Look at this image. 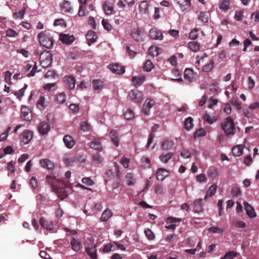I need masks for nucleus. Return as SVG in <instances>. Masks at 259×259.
<instances>
[{
    "mask_svg": "<svg viewBox=\"0 0 259 259\" xmlns=\"http://www.w3.org/2000/svg\"><path fill=\"white\" fill-rule=\"evenodd\" d=\"M116 170L114 174L112 170H109L106 173V183L109 181H112V184L113 189H117L120 185V179L119 178V170L118 169V165L117 163L115 164Z\"/></svg>",
    "mask_w": 259,
    "mask_h": 259,
    "instance_id": "1",
    "label": "nucleus"
},
{
    "mask_svg": "<svg viewBox=\"0 0 259 259\" xmlns=\"http://www.w3.org/2000/svg\"><path fill=\"white\" fill-rule=\"evenodd\" d=\"M38 39L40 45L47 49H50L53 46V38L51 32L48 31L40 32L38 35Z\"/></svg>",
    "mask_w": 259,
    "mask_h": 259,
    "instance_id": "2",
    "label": "nucleus"
},
{
    "mask_svg": "<svg viewBox=\"0 0 259 259\" xmlns=\"http://www.w3.org/2000/svg\"><path fill=\"white\" fill-rule=\"evenodd\" d=\"M221 127L227 136H231L235 134V125L232 118L228 117L222 122Z\"/></svg>",
    "mask_w": 259,
    "mask_h": 259,
    "instance_id": "3",
    "label": "nucleus"
},
{
    "mask_svg": "<svg viewBox=\"0 0 259 259\" xmlns=\"http://www.w3.org/2000/svg\"><path fill=\"white\" fill-rule=\"evenodd\" d=\"M129 97L135 103H140L143 100L142 93L137 90H132L129 94Z\"/></svg>",
    "mask_w": 259,
    "mask_h": 259,
    "instance_id": "4",
    "label": "nucleus"
},
{
    "mask_svg": "<svg viewBox=\"0 0 259 259\" xmlns=\"http://www.w3.org/2000/svg\"><path fill=\"white\" fill-rule=\"evenodd\" d=\"M155 101L152 99H148L143 106L142 111L145 115H148L150 109L155 105Z\"/></svg>",
    "mask_w": 259,
    "mask_h": 259,
    "instance_id": "5",
    "label": "nucleus"
},
{
    "mask_svg": "<svg viewBox=\"0 0 259 259\" xmlns=\"http://www.w3.org/2000/svg\"><path fill=\"white\" fill-rule=\"evenodd\" d=\"M46 181L49 184L51 185L52 188L54 191L58 190L59 185L61 184L54 177L50 176H47Z\"/></svg>",
    "mask_w": 259,
    "mask_h": 259,
    "instance_id": "6",
    "label": "nucleus"
},
{
    "mask_svg": "<svg viewBox=\"0 0 259 259\" xmlns=\"http://www.w3.org/2000/svg\"><path fill=\"white\" fill-rule=\"evenodd\" d=\"M60 40L64 44L70 45L75 40V38L73 35H69L67 34L61 33L59 36Z\"/></svg>",
    "mask_w": 259,
    "mask_h": 259,
    "instance_id": "7",
    "label": "nucleus"
},
{
    "mask_svg": "<svg viewBox=\"0 0 259 259\" xmlns=\"http://www.w3.org/2000/svg\"><path fill=\"white\" fill-rule=\"evenodd\" d=\"M21 116L22 119L26 121H30L32 119V114L30 109L26 106H23L21 108Z\"/></svg>",
    "mask_w": 259,
    "mask_h": 259,
    "instance_id": "8",
    "label": "nucleus"
},
{
    "mask_svg": "<svg viewBox=\"0 0 259 259\" xmlns=\"http://www.w3.org/2000/svg\"><path fill=\"white\" fill-rule=\"evenodd\" d=\"M108 68L112 72L117 74H121L125 71L124 67L118 64H110Z\"/></svg>",
    "mask_w": 259,
    "mask_h": 259,
    "instance_id": "9",
    "label": "nucleus"
},
{
    "mask_svg": "<svg viewBox=\"0 0 259 259\" xmlns=\"http://www.w3.org/2000/svg\"><path fill=\"white\" fill-rule=\"evenodd\" d=\"M149 36L153 39L162 40L163 39L162 32L155 28H152L150 30Z\"/></svg>",
    "mask_w": 259,
    "mask_h": 259,
    "instance_id": "10",
    "label": "nucleus"
},
{
    "mask_svg": "<svg viewBox=\"0 0 259 259\" xmlns=\"http://www.w3.org/2000/svg\"><path fill=\"white\" fill-rule=\"evenodd\" d=\"M196 75L194 74L191 69L187 68L184 72V78L189 82H193L195 79Z\"/></svg>",
    "mask_w": 259,
    "mask_h": 259,
    "instance_id": "11",
    "label": "nucleus"
},
{
    "mask_svg": "<svg viewBox=\"0 0 259 259\" xmlns=\"http://www.w3.org/2000/svg\"><path fill=\"white\" fill-rule=\"evenodd\" d=\"M50 126L49 124L46 122H41L38 126V130L39 133L42 135L47 134L50 131Z\"/></svg>",
    "mask_w": 259,
    "mask_h": 259,
    "instance_id": "12",
    "label": "nucleus"
},
{
    "mask_svg": "<svg viewBox=\"0 0 259 259\" xmlns=\"http://www.w3.org/2000/svg\"><path fill=\"white\" fill-rule=\"evenodd\" d=\"M39 164L41 167L48 169H52L54 167V163L48 159H40Z\"/></svg>",
    "mask_w": 259,
    "mask_h": 259,
    "instance_id": "13",
    "label": "nucleus"
},
{
    "mask_svg": "<svg viewBox=\"0 0 259 259\" xmlns=\"http://www.w3.org/2000/svg\"><path fill=\"white\" fill-rule=\"evenodd\" d=\"M22 141L24 144H28L32 138V133L30 131L25 130L21 135Z\"/></svg>",
    "mask_w": 259,
    "mask_h": 259,
    "instance_id": "14",
    "label": "nucleus"
},
{
    "mask_svg": "<svg viewBox=\"0 0 259 259\" xmlns=\"http://www.w3.org/2000/svg\"><path fill=\"white\" fill-rule=\"evenodd\" d=\"M243 203L247 215L251 218H255L256 214L253 208L246 201Z\"/></svg>",
    "mask_w": 259,
    "mask_h": 259,
    "instance_id": "15",
    "label": "nucleus"
},
{
    "mask_svg": "<svg viewBox=\"0 0 259 259\" xmlns=\"http://www.w3.org/2000/svg\"><path fill=\"white\" fill-rule=\"evenodd\" d=\"M168 171L163 168H159L156 173V177L158 180L162 181L168 176Z\"/></svg>",
    "mask_w": 259,
    "mask_h": 259,
    "instance_id": "16",
    "label": "nucleus"
},
{
    "mask_svg": "<svg viewBox=\"0 0 259 259\" xmlns=\"http://www.w3.org/2000/svg\"><path fill=\"white\" fill-rule=\"evenodd\" d=\"M64 82L66 85L70 90L73 89L75 87V79L74 77L68 76L65 78Z\"/></svg>",
    "mask_w": 259,
    "mask_h": 259,
    "instance_id": "17",
    "label": "nucleus"
},
{
    "mask_svg": "<svg viewBox=\"0 0 259 259\" xmlns=\"http://www.w3.org/2000/svg\"><path fill=\"white\" fill-rule=\"evenodd\" d=\"M92 83L94 90L98 91V93L100 91L102 90L104 87V81L101 79H94Z\"/></svg>",
    "mask_w": 259,
    "mask_h": 259,
    "instance_id": "18",
    "label": "nucleus"
},
{
    "mask_svg": "<svg viewBox=\"0 0 259 259\" xmlns=\"http://www.w3.org/2000/svg\"><path fill=\"white\" fill-rule=\"evenodd\" d=\"M63 141L65 146L68 148H72L75 145V141L72 137L69 135H66L63 138Z\"/></svg>",
    "mask_w": 259,
    "mask_h": 259,
    "instance_id": "19",
    "label": "nucleus"
},
{
    "mask_svg": "<svg viewBox=\"0 0 259 259\" xmlns=\"http://www.w3.org/2000/svg\"><path fill=\"white\" fill-rule=\"evenodd\" d=\"M61 184L59 185L58 190H54L58 193V197L61 200H63L68 196V191L65 189L61 188Z\"/></svg>",
    "mask_w": 259,
    "mask_h": 259,
    "instance_id": "20",
    "label": "nucleus"
},
{
    "mask_svg": "<svg viewBox=\"0 0 259 259\" xmlns=\"http://www.w3.org/2000/svg\"><path fill=\"white\" fill-rule=\"evenodd\" d=\"M194 211L195 212H200L203 210V203H202V199H196L194 201Z\"/></svg>",
    "mask_w": 259,
    "mask_h": 259,
    "instance_id": "21",
    "label": "nucleus"
},
{
    "mask_svg": "<svg viewBox=\"0 0 259 259\" xmlns=\"http://www.w3.org/2000/svg\"><path fill=\"white\" fill-rule=\"evenodd\" d=\"M244 145H238L232 148V153L235 156H240L242 154Z\"/></svg>",
    "mask_w": 259,
    "mask_h": 259,
    "instance_id": "22",
    "label": "nucleus"
},
{
    "mask_svg": "<svg viewBox=\"0 0 259 259\" xmlns=\"http://www.w3.org/2000/svg\"><path fill=\"white\" fill-rule=\"evenodd\" d=\"M109 136L113 142V144L116 146H118L119 145V138L117 132L116 131L114 130H112L110 131L109 133Z\"/></svg>",
    "mask_w": 259,
    "mask_h": 259,
    "instance_id": "23",
    "label": "nucleus"
},
{
    "mask_svg": "<svg viewBox=\"0 0 259 259\" xmlns=\"http://www.w3.org/2000/svg\"><path fill=\"white\" fill-rule=\"evenodd\" d=\"M87 39L89 41L88 44L91 45V43H94L96 41L97 36L96 33L92 31H89L86 35Z\"/></svg>",
    "mask_w": 259,
    "mask_h": 259,
    "instance_id": "24",
    "label": "nucleus"
},
{
    "mask_svg": "<svg viewBox=\"0 0 259 259\" xmlns=\"http://www.w3.org/2000/svg\"><path fill=\"white\" fill-rule=\"evenodd\" d=\"M39 222L41 225L44 228L49 230H53V225L52 222L48 221L47 220H45L44 218H41Z\"/></svg>",
    "mask_w": 259,
    "mask_h": 259,
    "instance_id": "25",
    "label": "nucleus"
},
{
    "mask_svg": "<svg viewBox=\"0 0 259 259\" xmlns=\"http://www.w3.org/2000/svg\"><path fill=\"white\" fill-rule=\"evenodd\" d=\"M217 185L215 184H212L206 192V195L204 197L205 199H207L208 198L213 196L217 191Z\"/></svg>",
    "mask_w": 259,
    "mask_h": 259,
    "instance_id": "26",
    "label": "nucleus"
},
{
    "mask_svg": "<svg viewBox=\"0 0 259 259\" xmlns=\"http://www.w3.org/2000/svg\"><path fill=\"white\" fill-rule=\"evenodd\" d=\"M177 3L183 9V11L187 9L191 6L190 0H176Z\"/></svg>",
    "mask_w": 259,
    "mask_h": 259,
    "instance_id": "27",
    "label": "nucleus"
},
{
    "mask_svg": "<svg viewBox=\"0 0 259 259\" xmlns=\"http://www.w3.org/2000/svg\"><path fill=\"white\" fill-rule=\"evenodd\" d=\"M70 244L72 249L75 251H78L81 248V243L77 240L75 238H72L71 240Z\"/></svg>",
    "mask_w": 259,
    "mask_h": 259,
    "instance_id": "28",
    "label": "nucleus"
},
{
    "mask_svg": "<svg viewBox=\"0 0 259 259\" xmlns=\"http://www.w3.org/2000/svg\"><path fill=\"white\" fill-rule=\"evenodd\" d=\"M85 250L87 253L90 256L92 259H97L96 249L95 246L91 247H86Z\"/></svg>",
    "mask_w": 259,
    "mask_h": 259,
    "instance_id": "29",
    "label": "nucleus"
},
{
    "mask_svg": "<svg viewBox=\"0 0 259 259\" xmlns=\"http://www.w3.org/2000/svg\"><path fill=\"white\" fill-rule=\"evenodd\" d=\"M200 44L197 41H190L188 44V47L194 52H197L200 50Z\"/></svg>",
    "mask_w": 259,
    "mask_h": 259,
    "instance_id": "30",
    "label": "nucleus"
},
{
    "mask_svg": "<svg viewBox=\"0 0 259 259\" xmlns=\"http://www.w3.org/2000/svg\"><path fill=\"white\" fill-rule=\"evenodd\" d=\"M112 215V212L111 210L109 209H106L102 213L101 220L102 222H106L108 220V219L111 218Z\"/></svg>",
    "mask_w": 259,
    "mask_h": 259,
    "instance_id": "31",
    "label": "nucleus"
},
{
    "mask_svg": "<svg viewBox=\"0 0 259 259\" xmlns=\"http://www.w3.org/2000/svg\"><path fill=\"white\" fill-rule=\"evenodd\" d=\"M160 50V48L152 46L148 49V54L152 57H155L159 54Z\"/></svg>",
    "mask_w": 259,
    "mask_h": 259,
    "instance_id": "32",
    "label": "nucleus"
},
{
    "mask_svg": "<svg viewBox=\"0 0 259 259\" xmlns=\"http://www.w3.org/2000/svg\"><path fill=\"white\" fill-rule=\"evenodd\" d=\"M90 147L91 148L96 150L99 152L102 150V146L99 140H96L92 142Z\"/></svg>",
    "mask_w": 259,
    "mask_h": 259,
    "instance_id": "33",
    "label": "nucleus"
},
{
    "mask_svg": "<svg viewBox=\"0 0 259 259\" xmlns=\"http://www.w3.org/2000/svg\"><path fill=\"white\" fill-rule=\"evenodd\" d=\"M103 8L106 15H110L112 13L113 8L112 6L109 5L108 2H105L103 4Z\"/></svg>",
    "mask_w": 259,
    "mask_h": 259,
    "instance_id": "34",
    "label": "nucleus"
},
{
    "mask_svg": "<svg viewBox=\"0 0 259 259\" xmlns=\"http://www.w3.org/2000/svg\"><path fill=\"white\" fill-rule=\"evenodd\" d=\"M61 10L64 12H70L72 9L70 3L67 1H64L61 5Z\"/></svg>",
    "mask_w": 259,
    "mask_h": 259,
    "instance_id": "35",
    "label": "nucleus"
},
{
    "mask_svg": "<svg viewBox=\"0 0 259 259\" xmlns=\"http://www.w3.org/2000/svg\"><path fill=\"white\" fill-rule=\"evenodd\" d=\"M173 155L174 153L172 152H169L165 154H162L159 156V159L162 162L166 163L172 158Z\"/></svg>",
    "mask_w": 259,
    "mask_h": 259,
    "instance_id": "36",
    "label": "nucleus"
},
{
    "mask_svg": "<svg viewBox=\"0 0 259 259\" xmlns=\"http://www.w3.org/2000/svg\"><path fill=\"white\" fill-rule=\"evenodd\" d=\"M174 145L172 141L169 140H164L161 144L162 149L168 150L171 149Z\"/></svg>",
    "mask_w": 259,
    "mask_h": 259,
    "instance_id": "37",
    "label": "nucleus"
},
{
    "mask_svg": "<svg viewBox=\"0 0 259 259\" xmlns=\"http://www.w3.org/2000/svg\"><path fill=\"white\" fill-rule=\"evenodd\" d=\"M131 35L135 40L137 41H142L141 32L140 30L137 29L133 31L131 33Z\"/></svg>",
    "mask_w": 259,
    "mask_h": 259,
    "instance_id": "38",
    "label": "nucleus"
},
{
    "mask_svg": "<svg viewBox=\"0 0 259 259\" xmlns=\"http://www.w3.org/2000/svg\"><path fill=\"white\" fill-rule=\"evenodd\" d=\"M125 180L126 182V183L128 186L133 185L135 183V179L134 178V176L132 173H128L126 175Z\"/></svg>",
    "mask_w": 259,
    "mask_h": 259,
    "instance_id": "39",
    "label": "nucleus"
},
{
    "mask_svg": "<svg viewBox=\"0 0 259 259\" xmlns=\"http://www.w3.org/2000/svg\"><path fill=\"white\" fill-rule=\"evenodd\" d=\"M184 126L186 130H189L193 126V119L191 117L186 118L184 121Z\"/></svg>",
    "mask_w": 259,
    "mask_h": 259,
    "instance_id": "40",
    "label": "nucleus"
},
{
    "mask_svg": "<svg viewBox=\"0 0 259 259\" xmlns=\"http://www.w3.org/2000/svg\"><path fill=\"white\" fill-rule=\"evenodd\" d=\"M198 20L202 22L207 23L208 21V15L206 12H201L198 18Z\"/></svg>",
    "mask_w": 259,
    "mask_h": 259,
    "instance_id": "41",
    "label": "nucleus"
},
{
    "mask_svg": "<svg viewBox=\"0 0 259 259\" xmlns=\"http://www.w3.org/2000/svg\"><path fill=\"white\" fill-rule=\"evenodd\" d=\"M230 1L223 0L220 2V8L224 11H227L229 9Z\"/></svg>",
    "mask_w": 259,
    "mask_h": 259,
    "instance_id": "42",
    "label": "nucleus"
},
{
    "mask_svg": "<svg viewBox=\"0 0 259 259\" xmlns=\"http://www.w3.org/2000/svg\"><path fill=\"white\" fill-rule=\"evenodd\" d=\"M145 79V77L144 76H141L139 77H137L134 76L132 78V81L135 84V85H138L142 84Z\"/></svg>",
    "mask_w": 259,
    "mask_h": 259,
    "instance_id": "43",
    "label": "nucleus"
},
{
    "mask_svg": "<svg viewBox=\"0 0 259 259\" xmlns=\"http://www.w3.org/2000/svg\"><path fill=\"white\" fill-rule=\"evenodd\" d=\"M40 63L41 66L44 68L49 66L52 63L51 56L50 54L49 55L46 59L41 60Z\"/></svg>",
    "mask_w": 259,
    "mask_h": 259,
    "instance_id": "44",
    "label": "nucleus"
},
{
    "mask_svg": "<svg viewBox=\"0 0 259 259\" xmlns=\"http://www.w3.org/2000/svg\"><path fill=\"white\" fill-rule=\"evenodd\" d=\"M154 68V65L150 60H147L144 65L143 69L145 71L149 72Z\"/></svg>",
    "mask_w": 259,
    "mask_h": 259,
    "instance_id": "45",
    "label": "nucleus"
},
{
    "mask_svg": "<svg viewBox=\"0 0 259 259\" xmlns=\"http://www.w3.org/2000/svg\"><path fill=\"white\" fill-rule=\"evenodd\" d=\"M237 253L234 251H229L227 252L223 257H222L220 259H233L234 257L237 256Z\"/></svg>",
    "mask_w": 259,
    "mask_h": 259,
    "instance_id": "46",
    "label": "nucleus"
},
{
    "mask_svg": "<svg viewBox=\"0 0 259 259\" xmlns=\"http://www.w3.org/2000/svg\"><path fill=\"white\" fill-rule=\"evenodd\" d=\"M214 62L211 60L208 63L205 65L203 67V71L205 72L210 71L213 67Z\"/></svg>",
    "mask_w": 259,
    "mask_h": 259,
    "instance_id": "47",
    "label": "nucleus"
},
{
    "mask_svg": "<svg viewBox=\"0 0 259 259\" xmlns=\"http://www.w3.org/2000/svg\"><path fill=\"white\" fill-rule=\"evenodd\" d=\"M141 161L144 168L150 167V160L149 158L143 156L141 158Z\"/></svg>",
    "mask_w": 259,
    "mask_h": 259,
    "instance_id": "48",
    "label": "nucleus"
},
{
    "mask_svg": "<svg viewBox=\"0 0 259 259\" xmlns=\"http://www.w3.org/2000/svg\"><path fill=\"white\" fill-rule=\"evenodd\" d=\"M25 12V9L24 8L23 10L19 11L17 12H15L13 14V18L15 19H22L24 17Z\"/></svg>",
    "mask_w": 259,
    "mask_h": 259,
    "instance_id": "49",
    "label": "nucleus"
},
{
    "mask_svg": "<svg viewBox=\"0 0 259 259\" xmlns=\"http://www.w3.org/2000/svg\"><path fill=\"white\" fill-rule=\"evenodd\" d=\"M233 225L234 227L239 228H244L246 227V224L240 220L233 221Z\"/></svg>",
    "mask_w": 259,
    "mask_h": 259,
    "instance_id": "50",
    "label": "nucleus"
},
{
    "mask_svg": "<svg viewBox=\"0 0 259 259\" xmlns=\"http://www.w3.org/2000/svg\"><path fill=\"white\" fill-rule=\"evenodd\" d=\"M56 100L60 104L64 103L66 101V96L63 93H60L56 96Z\"/></svg>",
    "mask_w": 259,
    "mask_h": 259,
    "instance_id": "51",
    "label": "nucleus"
},
{
    "mask_svg": "<svg viewBox=\"0 0 259 259\" xmlns=\"http://www.w3.org/2000/svg\"><path fill=\"white\" fill-rule=\"evenodd\" d=\"M134 113L131 109H128L126 112L124 113V117L127 120H131L134 117Z\"/></svg>",
    "mask_w": 259,
    "mask_h": 259,
    "instance_id": "52",
    "label": "nucleus"
},
{
    "mask_svg": "<svg viewBox=\"0 0 259 259\" xmlns=\"http://www.w3.org/2000/svg\"><path fill=\"white\" fill-rule=\"evenodd\" d=\"M80 130L83 132H87L90 130V125L87 121H82L80 123Z\"/></svg>",
    "mask_w": 259,
    "mask_h": 259,
    "instance_id": "53",
    "label": "nucleus"
},
{
    "mask_svg": "<svg viewBox=\"0 0 259 259\" xmlns=\"http://www.w3.org/2000/svg\"><path fill=\"white\" fill-rule=\"evenodd\" d=\"M45 98L43 96H40L37 102L38 108L40 109H43L45 108Z\"/></svg>",
    "mask_w": 259,
    "mask_h": 259,
    "instance_id": "54",
    "label": "nucleus"
},
{
    "mask_svg": "<svg viewBox=\"0 0 259 259\" xmlns=\"http://www.w3.org/2000/svg\"><path fill=\"white\" fill-rule=\"evenodd\" d=\"M199 31L198 28L193 29L189 34V37L191 39L194 40L198 37L197 32Z\"/></svg>",
    "mask_w": 259,
    "mask_h": 259,
    "instance_id": "55",
    "label": "nucleus"
},
{
    "mask_svg": "<svg viewBox=\"0 0 259 259\" xmlns=\"http://www.w3.org/2000/svg\"><path fill=\"white\" fill-rule=\"evenodd\" d=\"M102 24L105 29L109 31L112 29L111 25L108 22V20L103 19L102 21Z\"/></svg>",
    "mask_w": 259,
    "mask_h": 259,
    "instance_id": "56",
    "label": "nucleus"
},
{
    "mask_svg": "<svg viewBox=\"0 0 259 259\" xmlns=\"http://www.w3.org/2000/svg\"><path fill=\"white\" fill-rule=\"evenodd\" d=\"M241 191L239 188L237 187H233L231 190V194L233 197H237L239 195Z\"/></svg>",
    "mask_w": 259,
    "mask_h": 259,
    "instance_id": "57",
    "label": "nucleus"
},
{
    "mask_svg": "<svg viewBox=\"0 0 259 259\" xmlns=\"http://www.w3.org/2000/svg\"><path fill=\"white\" fill-rule=\"evenodd\" d=\"M148 6L146 2L143 1L140 5V10L142 13H145L148 10Z\"/></svg>",
    "mask_w": 259,
    "mask_h": 259,
    "instance_id": "58",
    "label": "nucleus"
},
{
    "mask_svg": "<svg viewBox=\"0 0 259 259\" xmlns=\"http://www.w3.org/2000/svg\"><path fill=\"white\" fill-rule=\"evenodd\" d=\"M203 119L205 121L207 122L209 124L212 123L215 120H216V119L214 117H211L207 113L204 115Z\"/></svg>",
    "mask_w": 259,
    "mask_h": 259,
    "instance_id": "59",
    "label": "nucleus"
},
{
    "mask_svg": "<svg viewBox=\"0 0 259 259\" xmlns=\"http://www.w3.org/2000/svg\"><path fill=\"white\" fill-rule=\"evenodd\" d=\"M82 182L84 184L88 186H92L94 184V181L90 178L89 177L82 178Z\"/></svg>",
    "mask_w": 259,
    "mask_h": 259,
    "instance_id": "60",
    "label": "nucleus"
},
{
    "mask_svg": "<svg viewBox=\"0 0 259 259\" xmlns=\"http://www.w3.org/2000/svg\"><path fill=\"white\" fill-rule=\"evenodd\" d=\"M145 234L146 237L148 238L149 240H153L154 239L155 236L153 233L152 232V231L149 229H147V230H145Z\"/></svg>",
    "mask_w": 259,
    "mask_h": 259,
    "instance_id": "61",
    "label": "nucleus"
},
{
    "mask_svg": "<svg viewBox=\"0 0 259 259\" xmlns=\"http://www.w3.org/2000/svg\"><path fill=\"white\" fill-rule=\"evenodd\" d=\"M29 184L33 189H35L36 188H37V186H38L37 180H36V179L35 177H31V178L30 179V180Z\"/></svg>",
    "mask_w": 259,
    "mask_h": 259,
    "instance_id": "62",
    "label": "nucleus"
},
{
    "mask_svg": "<svg viewBox=\"0 0 259 259\" xmlns=\"http://www.w3.org/2000/svg\"><path fill=\"white\" fill-rule=\"evenodd\" d=\"M130 163V159L123 156L120 160V163L123 165L124 168L128 167Z\"/></svg>",
    "mask_w": 259,
    "mask_h": 259,
    "instance_id": "63",
    "label": "nucleus"
},
{
    "mask_svg": "<svg viewBox=\"0 0 259 259\" xmlns=\"http://www.w3.org/2000/svg\"><path fill=\"white\" fill-rule=\"evenodd\" d=\"M206 135V132L203 128H200L196 131L195 133L194 137H203Z\"/></svg>",
    "mask_w": 259,
    "mask_h": 259,
    "instance_id": "64",
    "label": "nucleus"
}]
</instances>
